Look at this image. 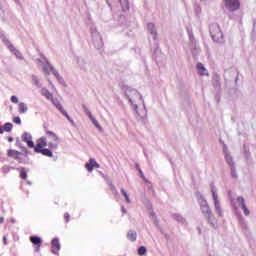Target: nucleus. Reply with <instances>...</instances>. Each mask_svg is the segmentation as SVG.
<instances>
[{"mask_svg": "<svg viewBox=\"0 0 256 256\" xmlns=\"http://www.w3.org/2000/svg\"><path fill=\"white\" fill-rule=\"evenodd\" d=\"M22 141L28 145L30 149H34L35 153H40L44 157H53V152L47 147V138L41 137L36 141V145L33 142V137L29 132H24L22 135Z\"/></svg>", "mask_w": 256, "mask_h": 256, "instance_id": "obj_1", "label": "nucleus"}, {"mask_svg": "<svg viewBox=\"0 0 256 256\" xmlns=\"http://www.w3.org/2000/svg\"><path fill=\"white\" fill-rule=\"evenodd\" d=\"M200 209L203 215L208 220V222L211 223L213 227H215L217 225V219L213 215V212L211 211V208L209 207V203H207V200H203L201 202Z\"/></svg>", "mask_w": 256, "mask_h": 256, "instance_id": "obj_2", "label": "nucleus"}, {"mask_svg": "<svg viewBox=\"0 0 256 256\" xmlns=\"http://www.w3.org/2000/svg\"><path fill=\"white\" fill-rule=\"evenodd\" d=\"M46 141L48 139L47 145L49 147V151H57L59 149V136L55 134L53 131L46 130Z\"/></svg>", "mask_w": 256, "mask_h": 256, "instance_id": "obj_3", "label": "nucleus"}, {"mask_svg": "<svg viewBox=\"0 0 256 256\" xmlns=\"http://www.w3.org/2000/svg\"><path fill=\"white\" fill-rule=\"evenodd\" d=\"M210 35L215 43H221L223 41V32L218 24H212L210 26Z\"/></svg>", "mask_w": 256, "mask_h": 256, "instance_id": "obj_4", "label": "nucleus"}, {"mask_svg": "<svg viewBox=\"0 0 256 256\" xmlns=\"http://www.w3.org/2000/svg\"><path fill=\"white\" fill-rule=\"evenodd\" d=\"M213 201H214V209L218 217H223V209L221 208V202H219V195L215 192V189H211Z\"/></svg>", "mask_w": 256, "mask_h": 256, "instance_id": "obj_5", "label": "nucleus"}, {"mask_svg": "<svg viewBox=\"0 0 256 256\" xmlns=\"http://www.w3.org/2000/svg\"><path fill=\"white\" fill-rule=\"evenodd\" d=\"M234 209H237V207H241L242 211L244 212V215L248 216L250 215L249 208H247V204H245V198L239 196L236 201L232 202Z\"/></svg>", "mask_w": 256, "mask_h": 256, "instance_id": "obj_6", "label": "nucleus"}, {"mask_svg": "<svg viewBox=\"0 0 256 256\" xmlns=\"http://www.w3.org/2000/svg\"><path fill=\"white\" fill-rule=\"evenodd\" d=\"M30 242L34 245V251L40 253L41 245H43V240L39 236H30Z\"/></svg>", "mask_w": 256, "mask_h": 256, "instance_id": "obj_7", "label": "nucleus"}, {"mask_svg": "<svg viewBox=\"0 0 256 256\" xmlns=\"http://www.w3.org/2000/svg\"><path fill=\"white\" fill-rule=\"evenodd\" d=\"M225 6L230 9V11H237L241 7V2L239 0H224Z\"/></svg>", "mask_w": 256, "mask_h": 256, "instance_id": "obj_8", "label": "nucleus"}, {"mask_svg": "<svg viewBox=\"0 0 256 256\" xmlns=\"http://www.w3.org/2000/svg\"><path fill=\"white\" fill-rule=\"evenodd\" d=\"M1 39L4 44L8 46V49L11 51V53H15L16 55H20L19 51L11 44V41H9V38H7L5 35L1 36Z\"/></svg>", "mask_w": 256, "mask_h": 256, "instance_id": "obj_9", "label": "nucleus"}, {"mask_svg": "<svg viewBox=\"0 0 256 256\" xmlns=\"http://www.w3.org/2000/svg\"><path fill=\"white\" fill-rule=\"evenodd\" d=\"M100 165L97 161L93 158H90L89 162L85 164V168L89 173L93 172V169H99Z\"/></svg>", "mask_w": 256, "mask_h": 256, "instance_id": "obj_10", "label": "nucleus"}, {"mask_svg": "<svg viewBox=\"0 0 256 256\" xmlns=\"http://www.w3.org/2000/svg\"><path fill=\"white\" fill-rule=\"evenodd\" d=\"M83 109L86 113V115L89 117L90 121H92L93 125H95V127L97 129H101V124H99V121H97L93 115L91 114V111H89V109L87 108V106L83 105Z\"/></svg>", "mask_w": 256, "mask_h": 256, "instance_id": "obj_11", "label": "nucleus"}, {"mask_svg": "<svg viewBox=\"0 0 256 256\" xmlns=\"http://www.w3.org/2000/svg\"><path fill=\"white\" fill-rule=\"evenodd\" d=\"M52 245V253L54 255H57V253H59L60 249H61V244L59 243L58 239H53L51 242Z\"/></svg>", "mask_w": 256, "mask_h": 256, "instance_id": "obj_12", "label": "nucleus"}, {"mask_svg": "<svg viewBox=\"0 0 256 256\" xmlns=\"http://www.w3.org/2000/svg\"><path fill=\"white\" fill-rule=\"evenodd\" d=\"M196 69L198 70L199 75H209L207 68H205V66L201 62H198Z\"/></svg>", "mask_w": 256, "mask_h": 256, "instance_id": "obj_13", "label": "nucleus"}, {"mask_svg": "<svg viewBox=\"0 0 256 256\" xmlns=\"http://www.w3.org/2000/svg\"><path fill=\"white\" fill-rule=\"evenodd\" d=\"M127 239L128 241H132V242L137 241V232L133 230L128 231Z\"/></svg>", "mask_w": 256, "mask_h": 256, "instance_id": "obj_14", "label": "nucleus"}, {"mask_svg": "<svg viewBox=\"0 0 256 256\" xmlns=\"http://www.w3.org/2000/svg\"><path fill=\"white\" fill-rule=\"evenodd\" d=\"M41 93L44 97H46V99H48L49 101H53V94L49 92L47 88H43L41 90Z\"/></svg>", "mask_w": 256, "mask_h": 256, "instance_id": "obj_15", "label": "nucleus"}, {"mask_svg": "<svg viewBox=\"0 0 256 256\" xmlns=\"http://www.w3.org/2000/svg\"><path fill=\"white\" fill-rule=\"evenodd\" d=\"M7 155H8V157L15 159L18 155H23V153L19 152L17 150L10 149V150H8Z\"/></svg>", "mask_w": 256, "mask_h": 256, "instance_id": "obj_16", "label": "nucleus"}, {"mask_svg": "<svg viewBox=\"0 0 256 256\" xmlns=\"http://www.w3.org/2000/svg\"><path fill=\"white\" fill-rule=\"evenodd\" d=\"M123 11H129V0H118Z\"/></svg>", "mask_w": 256, "mask_h": 256, "instance_id": "obj_17", "label": "nucleus"}, {"mask_svg": "<svg viewBox=\"0 0 256 256\" xmlns=\"http://www.w3.org/2000/svg\"><path fill=\"white\" fill-rule=\"evenodd\" d=\"M18 111L21 114L27 113V105L23 102H20L19 105H18Z\"/></svg>", "mask_w": 256, "mask_h": 256, "instance_id": "obj_18", "label": "nucleus"}, {"mask_svg": "<svg viewBox=\"0 0 256 256\" xmlns=\"http://www.w3.org/2000/svg\"><path fill=\"white\" fill-rule=\"evenodd\" d=\"M2 129L4 132L9 133L13 129V124L5 123Z\"/></svg>", "mask_w": 256, "mask_h": 256, "instance_id": "obj_19", "label": "nucleus"}, {"mask_svg": "<svg viewBox=\"0 0 256 256\" xmlns=\"http://www.w3.org/2000/svg\"><path fill=\"white\" fill-rule=\"evenodd\" d=\"M57 109L60 110V112L62 113V115L66 116L67 119H69V114H67V111H65V109H63V106L61 104H56Z\"/></svg>", "mask_w": 256, "mask_h": 256, "instance_id": "obj_20", "label": "nucleus"}, {"mask_svg": "<svg viewBox=\"0 0 256 256\" xmlns=\"http://www.w3.org/2000/svg\"><path fill=\"white\" fill-rule=\"evenodd\" d=\"M50 69H51L53 75H55V77L58 79V81H61V79H63L61 77V75H59V72L57 70H55V68H53V66H51Z\"/></svg>", "mask_w": 256, "mask_h": 256, "instance_id": "obj_21", "label": "nucleus"}, {"mask_svg": "<svg viewBox=\"0 0 256 256\" xmlns=\"http://www.w3.org/2000/svg\"><path fill=\"white\" fill-rule=\"evenodd\" d=\"M20 179H23L24 181H26L27 179V171L25 170V168H21L20 170Z\"/></svg>", "mask_w": 256, "mask_h": 256, "instance_id": "obj_22", "label": "nucleus"}, {"mask_svg": "<svg viewBox=\"0 0 256 256\" xmlns=\"http://www.w3.org/2000/svg\"><path fill=\"white\" fill-rule=\"evenodd\" d=\"M122 195H124L126 203H131V199H129V194H127V191L125 189H121Z\"/></svg>", "mask_w": 256, "mask_h": 256, "instance_id": "obj_23", "label": "nucleus"}, {"mask_svg": "<svg viewBox=\"0 0 256 256\" xmlns=\"http://www.w3.org/2000/svg\"><path fill=\"white\" fill-rule=\"evenodd\" d=\"M147 253V248L145 246H141L138 249V255H145Z\"/></svg>", "mask_w": 256, "mask_h": 256, "instance_id": "obj_24", "label": "nucleus"}, {"mask_svg": "<svg viewBox=\"0 0 256 256\" xmlns=\"http://www.w3.org/2000/svg\"><path fill=\"white\" fill-rule=\"evenodd\" d=\"M148 30L151 31V33H154L155 35H157V32L155 31V24L149 23Z\"/></svg>", "mask_w": 256, "mask_h": 256, "instance_id": "obj_25", "label": "nucleus"}, {"mask_svg": "<svg viewBox=\"0 0 256 256\" xmlns=\"http://www.w3.org/2000/svg\"><path fill=\"white\" fill-rule=\"evenodd\" d=\"M13 123L16 125H21V118L19 116L13 118Z\"/></svg>", "mask_w": 256, "mask_h": 256, "instance_id": "obj_26", "label": "nucleus"}, {"mask_svg": "<svg viewBox=\"0 0 256 256\" xmlns=\"http://www.w3.org/2000/svg\"><path fill=\"white\" fill-rule=\"evenodd\" d=\"M64 219H65V222H66V223H69V221H70V219H71V215H69V213L66 212V213L64 214Z\"/></svg>", "mask_w": 256, "mask_h": 256, "instance_id": "obj_27", "label": "nucleus"}, {"mask_svg": "<svg viewBox=\"0 0 256 256\" xmlns=\"http://www.w3.org/2000/svg\"><path fill=\"white\" fill-rule=\"evenodd\" d=\"M11 101L13 103H19V98H17V96H11Z\"/></svg>", "mask_w": 256, "mask_h": 256, "instance_id": "obj_28", "label": "nucleus"}, {"mask_svg": "<svg viewBox=\"0 0 256 256\" xmlns=\"http://www.w3.org/2000/svg\"><path fill=\"white\" fill-rule=\"evenodd\" d=\"M18 163H23V160H21V155H18L17 157L14 158Z\"/></svg>", "mask_w": 256, "mask_h": 256, "instance_id": "obj_29", "label": "nucleus"}, {"mask_svg": "<svg viewBox=\"0 0 256 256\" xmlns=\"http://www.w3.org/2000/svg\"><path fill=\"white\" fill-rule=\"evenodd\" d=\"M138 171H139L140 177L142 179H145V174H143V171L141 169H138Z\"/></svg>", "mask_w": 256, "mask_h": 256, "instance_id": "obj_30", "label": "nucleus"}, {"mask_svg": "<svg viewBox=\"0 0 256 256\" xmlns=\"http://www.w3.org/2000/svg\"><path fill=\"white\" fill-rule=\"evenodd\" d=\"M226 161H228L229 163L233 162V158H231V156H226Z\"/></svg>", "mask_w": 256, "mask_h": 256, "instance_id": "obj_31", "label": "nucleus"}, {"mask_svg": "<svg viewBox=\"0 0 256 256\" xmlns=\"http://www.w3.org/2000/svg\"><path fill=\"white\" fill-rule=\"evenodd\" d=\"M3 244H4V245H8L7 236H4V237H3Z\"/></svg>", "mask_w": 256, "mask_h": 256, "instance_id": "obj_32", "label": "nucleus"}, {"mask_svg": "<svg viewBox=\"0 0 256 256\" xmlns=\"http://www.w3.org/2000/svg\"><path fill=\"white\" fill-rule=\"evenodd\" d=\"M43 71H44V73H46V75H49V69H47V67H44Z\"/></svg>", "mask_w": 256, "mask_h": 256, "instance_id": "obj_33", "label": "nucleus"}, {"mask_svg": "<svg viewBox=\"0 0 256 256\" xmlns=\"http://www.w3.org/2000/svg\"><path fill=\"white\" fill-rule=\"evenodd\" d=\"M2 133H4L3 127L0 126V135H2Z\"/></svg>", "mask_w": 256, "mask_h": 256, "instance_id": "obj_34", "label": "nucleus"}, {"mask_svg": "<svg viewBox=\"0 0 256 256\" xmlns=\"http://www.w3.org/2000/svg\"><path fill=\"white\" fill-rule=\"evenodd\" d=\"M5 221V218L0 217V223H3Z\"/></svg>", "mask_w": 256, "mask_h": 256, "instance_id": "obj_35", "label": "nucleus"}, {"mask_svg": "<svg viewBox=\"0 0 256 256\" xmlns=\"http://www.w3.org/2000/svg\"><path fill=\"white\" fill-rule=\"evenodd\" d=\"M9 143L13 142V138H8Z\"/></svg>", "mask_w": 256, "mask_h": 256, "instance_id": "obj_36", "label": "nucleus"}, {"mask_svg": "<svg viewBox=\"0 0 256 256\" xmlns=\"http://www.w3.org/2000/svg\"><path fill=\"white\" fill-rule=\"evenodd\" d=\"M122 213H124V214L127 213V210L122 208Z\"/></svg>", "mask_w": 256, "mask_h": 256, "instance_id": "obj_37", "label": "nucleus"}, {"mask_svg": "<svg viewBox=\"0 0 256 256\" xmlns=\"http://www.w3.org/2000/svg\"><path fill=\"white\" fill-rule=\"evenodd\" d=\"M15 1V3H19V0H14Z\"/></svg>", "mask_w": 256, "mask_h": 256, "instance_id": "obj_38", "label": "nucleus"}]
</instances>
